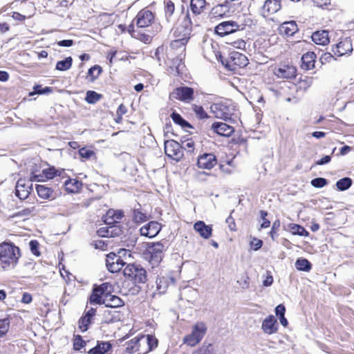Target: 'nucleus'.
<instances>
[{
    "label": "nucleus",
    "instance_id": "56",
    "mask_svg": "<svg viewBox=\"0 0 354 354\" xmlns=\"http://www.w3.org/2000/svg\"><path fill=\"white\" fill-rule=\"evenodd\" d=\"M42 173L48 179H52L57 175V171L54 167L45 169L42 171Z\"/></svg>",
    "mask_w": 354,
    "mask_h": 354
},
{
    "label": "nucleus",
    "instance_id": "11",
    "mask_svg": "<svg viewBox=\"0 0 354 354\" xmlns=\"http://www.w3.org/2000/svg\"><path fill=\"white\" fill-rule=\"evenodd\" d=\"M297 69L292 65H282L274 69V74L278 78L290 79L296 75Z\"/></svg>",
    "mask_w": 354,
    "mask_h": 354
},
{
    "label": "nucleus",
    "instance_id": "6",
    "mask_svg": "<svg viewBox=\"0 0 354 354\" xmlns=\"http://www.w3.org/2000/svg\"><path fill=\"white\" fill-rule=\"evenodd\" d=\"M224 65L230 71H235L236 66L243 68L248 65V59L247 57L239 52H232L230 55L229 60H226V63L222 61Z\"/></svg>",
    "mask_w": 354,
    "mask_h": 354
},
{
    "label": "nucleus",
    "instance_id": "24",
    "mask_svg": "<svg viewBox=\"0 0 354 354\" xmlns=\"http://www.w3.org/2000/svg\"><path fill=\"white\" fill-rule=\"evenodd\" d=\"M30 186H26L22 179H19L16 185L15 194L21 200L26 199L30 194Z\"/></svg>",
    "mask_w": 354,
    "mask_h": 354
},
{
    "label": "nucleus",
    "instance_id": "36",
    "mask_svg": "<svg viewBox=\"0 0 354 354\" xmlns=\"http://www.w3.org/2000/svg\"><path fill=\"white\" fill-rule=\"evenodd\" d=\"M353 181L348 177H344L336 183V186L338 190L339 191H345L351 187L352 185Z\"/></svg>",
    "mask_w": 354,
    "mask_h": 354
},
{
    "label": "nucleus",
    "instance_id": "10",
    "mask_svg": "<svg viewBox=\"0 0 354 354\" xmlns=\"http://www.w3.org/2000/svg\"><path fill=\"white\" fill-rule=\"evenodd\" d=\"M228 1L223 3L218 4L212 8L210 11L211 18L229 17L233 13Z\"/></svg>",
    "mask_w": 354,
    "mask_h": 354
},
{
    "label": "nucleus",
    "instance_id": "61",
    "mask_svg": "<svg viewBox=\"0 0 354 354\" xmlns=\"http://www.w3.org/2000/svg\"><path fill=\"white\" fill-rule=\"evenodd\" d=\"M252 24V20L248 16H243V20L239 23V25L243 26L241 30L245 28V26H251Z\"/></svg>",
    "mask_w": 354,
    "mask_h": 354
},
{
    "label": "nucleus",
    "instance_id": "50",
    "mask_svg": "<svg viewBox=\"0 0 354 354\" xmlns=\"http://www.w3.org/2000/svg\"><path fill=\"white\" fill-rule=\"evenodd\" d=\"M165 12L166 16H171L174 11V4L171 0H165Z\"/></svg>",
    "mask_w": 354,
    "mask_h": 354
},
{
    "label": "nucleus",
    "instance_id": "46",
    "mask_svg": "<svg viewBox=\"0 0 354 354\" xmlns=\"http://www.w3.org/2000/svg\"><path fill=\"white\" fill-rule=\"evenodd\" d=\"M37 212L35 207H27L17 212L15 216H28L35 214Z\"/></svg>",
    "mask_w": 354,
    "mask_h": 354
},
{
    "label": "nucleus",
    "instance_id": "4",
    "mask_svg": "<svg viewBox=\"0 0 354 354\" xmlns=\"http://www.w3.org/2000/svg\"><path fill=\"white\" fill-rule=\"evenodd\" d=\"M207 327L203 322H197L192 328L191 334L186 335L183 342L188 346H194L198 344L205 336Z\"/></svg>",
    "mask_w": 354,
    "mask_h": 354
},
{
    "label": "nucleus",
    "instance_id": "52",
    "mask_svg": "<svg viewBox=\"0 0 354 354\" xmlns=\"http://www.w3.org/2000/svg\"><path fill=\"white\" fill-rule=\"evenodd\" d=\"M86 342L84 340L82 339V337L80 335H76L75 337L74 343H73V348L75 350H80L84 346H85Z\"/></svg>",
    "mask_w": 354,
    "mask_h": 354
},
{
    "label": "nucleus",
    "instance_id": "34",
    "mask_svg": "<svg viewBox=\"0 0 354 354\" xmlns=\"http://www.w3.org/2000/svg\"><path fill=\"white\" fill-rule=\"evenodd\" d=\"M289 230L293 234H297L302 236H308L309 235V233L304 227L297 224H290Z\"/></svg>",
    "mask_w": 354,
    "mask_h": 354
},
{
    "label": "nucleus",
    "instance_id": "13",
    "mask_svg": "<svg viewBox=\"0 0 354 354\" xmlns=\"http://www.w3.org/2000/svg\"><path fill=\"white\" fill-rule=\"evenodd\" d=\"M161 230V225L157 221H150L142 226L140 230V234L149 238L155 237Z\"/></svg>",
    "mask_w": 354,
    "mask_h": 354
},
{
    "label": "nucleus",
    "instance_id": "33",
    "mask_svg": "<svg viewBox=\"0 0 354 354\" xmlns=\"http://www.w3.org/2000/svg\"><path fill=\"white\" fill-rule=\"evenodd\" d=\"M205 0H191V9L195 14H200L205 6Z\"/></svg>",
    "mask_w": 354,
    "mask_h": 354
},
{
    "label": "nucleus",
    "instance_id": "45",
    "mask_svg": "<svg viewBox=\"0 0 354 354\" xmlns=\"http://www.w3.org/2000/svg\"><path fill=\"white\" fill-rule=\"evenodd\" d=\"M10 328V319L4 318L0 319V337H3L8 331Z\"/></svg>",
    "mask_w": 354,
    "mask_h": 354
},
{
    "label": "nucleus",
    "instance_id": "3",
    "mask_svg": "<svg viewBox=\"0 0 354 354\" xmlns=\"http://www.w3.org/2000/svg\"><path fill=\"white\" fill-rule=\"evenodd\" d=\"M210 109L216 118L225 121L230 120L236 111L235 106L228 102L213 104L211 105Z\"/></svg>",
    "mask_w": 354,
    "mask_h": 354
},
{
    "label": "nucleus",
    "instance_id": "62",
    "mask_svg": "<svg viewBox=\"0 0 354 354\" xmlns=\"http://www.w3.org/2000/svg\"><path fill=\"white\" fill-rule=\"evenodd\" d=\"M330 160H331L330 156H325L324 158L316 161L315 165H326V164H328V162H330Z\"/></svg>",
    "mask_w": 354,
    "mask_h": 354
},
{
    "label": "nucleus",
    "instance_id": "7",
    "mask_svg": "<svg viewBox=\"0 0 354 354\" xmlns=\"http://www.w3.org/2000/svg\"><path fill=\"white\" fill-rule=\"evenodd\" d=\"M243 28V26L239 25V22L234 21H226L218 24L215 28V33L223 37L225 35L234 33L237 30H240Z\"/></svg>",
    "mask_w": 354,
    "mask_h": 354
},
{
    "label": "nucleus",
    "instance_id": "25",
    "mask_svg": "<svg viewBox=\"0 0 354 354\" xmlns=\"http://www.w3.org/2000/svg\"><path fill=\"white\" fill-rule=\"evenodd\" d=\"M103 304L106 307L115 308L124 306V303L119 297L110 295L104 297Z\"/></svg>",
    "mask_w": 354,
    "mask_h": 354
},
{
    "label": "nucleus",
    "instance_id": "9",
    "mask_svg": "<svg viewBox=\"0 0 354 354\" xmlns=\"http://www.w3.org/2000/svg\"><path fill=\"white\" fill-rule=\"evenodd\" d=\"M165 152L168 157L176 161L180 160L183 156L181 146L174 140L165 142Z\"/></svg>",
    "mask_w": 354,
    "mask_h": 354
},
{
    "label": "nucleus",
    "instance_id": "44",
    "mask_svg": "<svg viewBox=\"0 0 354 354\" xmlns=\"http://www.w3.org/2000/svg\"><path fill=\"white\" fill-rule=\"evenodd\" d=\"M97 289L100 292V294L104 295V297L107 295H111V292L112 291L113 287L110 283H103L100 286H95Z\"/></svg>",
    "mask_w": 354,
    "mask_h": 354
},
{
    "label": "nucleus",
    "instance_id": "37",
    "mask_svg": "<svg viewBox=\"0 0 354 354\" xmlns=\"http://www.w3.org/2000/svg\"><path fill=\"white\" fill-rule=\"evenodd\" d=\"M295 267L299 270L308 272L311 269V264L307 259L301 258L296 261Z\"/></svg>",
    "mask_w": 354,
    "mask_h": 354
},
{
    "label": "nucleus",
    "instance_id": "20",
    "mask_svg": "<svg viewBox=\"0 0 354 354\" xmlns=\"http://www.w3.org/2000/svg\"><path fill=\"white\" fill-rule=\"evenodd\" d=\"M194 229L205 239L212 236V228L210 225H206L203 221H199L194 223Z\"/></svg>",
    "mask_w": 354,
    "mask_h": 354
},
{
    "label": "nucleus",
    "instance_id": "12",
    "mask_svg": "<svg viewBox=\"0 0 354 354\" xmlns=\"http://www.w3.org/2000/svg\"><path fill=\"white\" fill-rule=\"evenodd\" d=\"M216 163V158L213 153H203L198 158L197 160L198 167L205 169H211Z\"/></svg>",
    "mask_w": 354,
    "mask_h": 354
},
{
    "label": "nucleus",
    "instance_id": "47",
    "mask_svg": "<svg viewBox=\"0 0 354 354\" xmlns=\"http://www.w3.org/2000/svg\"><path fill=\"white\" fill-rule=\"evenodd\" d=\"M328 184V180L324 178H316L311 180V185L314 187L322 188Z\"/></svg>",
    "mask_w": 354,
    "mask_h": 354
},
{
    "label": "nucleus",
    "instance_id": "23",
    "mask_svg": "<svg viewBox=\"0 0 354 354\" xmlns=\"http://www.w3.org/2000/svg\"><path fill=\"white\" fill-rule=\"evenodd\" d=\"M312 40L318 45L326 46L329 44L328 32L327 30H318L313 33Z\"/></svg>",
    "mask_w": 354,
    "mask_h": 354
},
{
    "label": "nucleus",
    "instance_id": "19",
    "mask_svg": "<svg viewBox=\"0 0 354 354\" xmlns=\"http://www.w3.org/2000/svg\"><path fill=\"white\" fill-rule=\"evenodd\" d=\"M280 34L285 36H292L298 31L297 25L295 21H290L283 22L279 28Z\"/></svg>",
    "mask_w": 354,
    "mask_h": 354
},
{
    "label": "nucleus",
    "instance_id": "41",
    "mask_svg": "<svg viewBox=\"0 0 354 354\" xmlns=\"http://www.w3.org/2000/svg\"><path fill=\"white\" fill-rule=\"evenodd\" d=\"M102 97V95L93 91H88L86 92V101L88 104H95L98 102Z\"/></svg>",
    "mask_w": 354,
    "mask_h": 354
},
{
    "label": "nucleus",
    "instance_id": "17",
    "mask_svg": "<svg viewBox=\"0 0 354 354\" xmlns=\"http://www.w3.org/2000/svg\"><path fill=\"white\" fill-rule=\"evenodd\" d=\"M261 328L266 334L271 335L277 331V322L273 315L266 317L262 323Z\"/></svg>",
    "mask_w": 354,
    "mask_h": 354
},
{
    "label": "nucleus",
    "instance_id": "40",
    "mask_svg": "<svg viewBox=\"0 0 354 354\" xmlns=\"http://www.w3.org/2000/svg\"><path fill=\"white\" fill-rule=\"evenodd\" d=\"M141 341L147 343L148 345V348L145 353L151 351L154 347H156L158 344V340L152 335H148L146 337H142Z\"/></svg>",
    "mask_w": 354,
    "mask_h": 354
},
{
    "label": "nucleus",
    "instance_id": "8",
    "mask_svg": "<svg viewBox=\"0 0 354 354\" xmlns=\"http://www.w3.org/2000/svg\"><path fill=\"white\" fill-rule=\"evenodd\" d=\"M194 89L187 86L177 87L170 93V98L189 103L194 99Z\"/></svg>",
    "mask_w": 354,
    "mask_h": 354
},
{
    "label": "nucleus",
    "instance_id": "58",
    "mask_svg": "<svg viewBox=\"0 0 354 354\" xmlns=\"http://www.w3.org/2000/svg\"><path fill=\"white\" fill-rule=\"evenodd\" d=\"M29 246H30V251L33 254H35L36 256H39L40 253L38 250L39 243L37 241H35V240L30 241L29 243Z\"/></svg>",
    "mask_w": 354,
    "mask_h": 354
},
{
    "label": "nucleus",
    "instance_id": "1",
    "mask_svg": "<svg viewBox=\"0 0 354 354\" xmlns=\"http://www.w3.org/2000/svg\"><path fill=\"white\" fill-rule=\"evenodd\" d=\"M20 257L19 248L12 243L0 244V266L3 270L15 267Z\"/></svg>",
    "mask_w": 354,
    "mask_h": 354
},
{
    "label": "nucleus",
    "instance_id": "64",
    "mask_svg": "<svg viewBox=\"0 0 354 354\" xmlns=\"http://www.w3.org/2000/svg\"><path fill=\"white\" fill-rule=\"evenodd\" d=\"M286 308L283 304H279L275 308V313L277 316H283L285 314Z\"/></svg>",
    "mask_w": 354,
    "mask_h": 354
},
{
    "label": "nucleus",
    "instance_id": "32",
    "mask_svg": "<svg viewBox=\"0 0 354 354\" xmlns=\"http://www.w3.org/2000/svg\"><path fill=\"white\" fill-rule=\"evenodd\" d=\"M73 63V59L71 57H68L64 60H61L57 62L55 68L58 71H65L68 70Z\"/></svg>",
    "mask_w": 354,
    "mask_h": 354
},
{
    "label": "nucleus",
    "instance_id": "2",
    "mask_svg": "<svg viewBox=\"0 0 354 354\" xmlns=\"http://www.w3.org/2000/svg\"><path fill=\"white\" fill-rule=\"evenodd\" d=\"M123 274L135 283H145L147 281V272L140 265L127 264Z\"/></svg>",
    "mask_w": 354,
    "mask_h": 354
},
{
    "label": "nucleus",
    "instance_id": "59",
    "mask_svg": "<svg viewBox=\"0 0 354 354\" xmlns=\"http://www.w3.org/2000/svg\"><path fill=\"white\" fill-rule=\"evenodd\" d=\"M263 241L257 238H253L252 241L250 242L251 247L254 249V250H258L262 247Z\"/></svg>",
    "mask_w": 354,
    "mask_h": 354
},
{
    "label": "nucleus",
    "instance_id": "43",
    "mask_svg": "<svg viewBox=\"0 0 354 354\" xmlns=\"http://www.w3.org/2000/svg\"><path fill=\"white\" fill-rule=\"evenodd\" d=\"M171 118L176 124H179L183 128L191 127V125L189 124V122L185 120L178 113H173L171 114Z\"/></svg>",
    "mask_w": 354,
    "mask_h": 354
},
{
    "label": "nucleus",
    "instance_id": "42",
    "mask_svg": "<svg viewBox=\"0 0 354 354\" xmlns=\"http://www.w3.org/2000/svg\"><path fill=\"white\" fill-rule=\"evenodd\" d=\"M102 68L98 65H95L88 69V75L90 77V81L94 82L100 75Z\"/></svg>",
    "mask_w": 354,
    "mask_h": 354
},
{
    "label": "nucleus",
    "instance_id": "57",
    "mask_svg": "<svg viewBox=\"0 0 354 354\" xmlns=\"http://www.w3.org/2000/svg\"><path fill=\"white\" fill-rule=\"evenodd\" d=\"M231 46H232L235 48L244 50L245 48L246 43L242 39H239L237 40L233 41L229 43Z\"/></svg>",
    "mask_w": 354,
    "mask_h": 354
},
{
    "label": "nucleus",
    "instance_id": "60",
    "mask_svg": "<svg viewBox=\"0 0 354 354\" xmlns=\"http://www.w3.org/2000/svg\"><path fill=\"white\" fill-rule=\"evenodd\" d=\"M280 227V221L279 220H276L273 223L272 226L271 231L270 232V236L272 237V240L274 239V236L277 234V232Z\"/></svg>",
    "mask_w": 354,
    "mask_h": 354
},
{
    "label": "nucleus",
    "instance_id": "27",
    "mask_svg": "<svg viewBox=\"0 0 354 354\" xmlns=\"http://www.w3.org/2000/svg\"><path fill=\"white\" fill-rule=\"evenodd\" d=\"M112 347L109 342H98L96 346L88 351V354H104L107 353Z\"/></svg>",
    "mask_w": 354,
    "mask_h": 354
},
{
    "label": "nucleus",
    "instance_id": "22",
    "mask_svg": "<svg viewBox=\"0 0 354 354\" xmlns=\"http://www.w3.org/2000/svg\"><path fill=\"white\" fill-rule=\"evenodd\" d=\"M316 55L313 52H308L301 57V68L304 70H310L314 68Z\"/></svg>",
    "mask_w": 354,
    "mask_h": 354
},
{
    "label": "nucleus",
    "instance_id": "21",
    "mask_svg": "<svg viewBox=\"0 0 354 354\" xmlns=\"http://www.w3.org/2000/svg\"><path fill=\"white\" fill-rule=\"evenodd\" d=\"M174 281V279L169 276L158 277L156 281V289L158 291V293H165L169 286L171 283H173Z\"/></svg>",
    "mask_w": 354,
    "mask_h": 354
},
{
    "label": "nucleus",
    "instance_id": "14",
    "mask_svg": "<svg viewBox=\"0 0 354 354\" xmlns=\"http://www.w3.org/2000/svg\"><path fill=\"white\" fill-rule=\"evenodd\" d=\"M353 50V46L351 40L350 38H345L340 41L335 47L333 48V53L335 55L341 57L346 53H351Z\"/></svg>",
    "mask_w": 354,
    "mask_h": 354
},
{
    "label": "nucleus",
    "instance_id": "54",
    "mask_svg": "<svg viewBox=\"0 0 354 354\" xmlns=\"http://www.w3.org/2000/svg\"><path fill=\"white\" fill-rule=\"evenodd\" d=\"M108 270L114 273L118 272L122 268V264L117 263V261H113L111 263H108V266H106Z\"/></svg>",
    "mask_w": 354,
    "mask_h": 354
},
{
    "label": "nucleus",
    "instance_id": "48",
    "mask_svg": "<svg viewBox=\"0 0 354 354\" xmlns=\"http://www.w3.org/2000/svg\"><path fill=\"white\" fill-rule=\"evenodd\" d=\"M113 227H102L97 230V234L100 236H113Z\"/></svg>",
    "mask_w": 354,
    "mask_h": 354
},
{
    "label": "nucleus",
    "instance_id": "28",
    "mask_svg": "<svg viewBox=\"0 0 354 354\" xmlns=\"http://www.w3.org/2000/svg\"><path fill=\"white\" fill-rule=\"evenodd\" d=\"M64 184L66 187V190L71 193L78 192L82 185V183L77 179L66 180Z\"/></svg>",
    "mask_w": 354,
    "mask_h": 354
},
{
    "label": "nucleus",
    "instance_id": "5",
    "mask_svg": "<svg viewBox=\"0 0 354 354\" xmlns=\"http://www.w3.org/2000/svg\"><path fill=\"white\" fill-rule=\"evenodd\" d=\"M149 261L152 266H158L164 257L165 245L161 242L151 243L147 247Z\"/></svg>",
    "mask_w": 354,
    "mask_h": 354
},
{
    "label": "nucleus",
    "instance_id": "55",
    "mask_svg": "<svg viewBox=\"0 0 354 354\" xmlns=\"http://www.w3.org/2000/svg\"><path fill=\"white\" fill-rule=\"evenodd\" d=\"M34 91L37 94H46L51 93L53 91V88L51 87L46 86L42 88L41 85H36L34 86Z\"/></svg>",
    "mask_w": 354,
    "mask_h": 354
},
{
    "label": "nucleus",
    "instance_id": "16",
    "mask_svg": "<svg viewBox=\"0 0 354 354\" xmlns=\"http://www.w3.org/2000/svg\"><path fill=\"white\" fill-rule=\"evenodd\" d=\"M281 9V3L279 0H266L262 7L263 15L268 17Z\"/></svg>",
    "mask_w": 354,
    "mask_h": 354
},
{
    "label": "nucleus",
    "instance_id": "51",
    "mask_svg": "<svg viewBox=\"0 0 354 354\" xmlns=\"http://www.w3.org/2000/svg\"><path fill=\"white\" fill-rule=\"evenodd\" d=\"M90 323L91 319L86 317V316H84L83 317L80 318L78 322V324L81 331L85 332L88 329V326Z\"/></svg>",
    "mask_w": 354,
    "mask_h": 354
},
{
    "label": "nucleus",
    "instance_id": "31",
    "mask_svg": "<svg viewBox=\"0 0 354 354\" xmlns=\"http://www.w3.org/2000/svg\"><path fill=\"white\" fill-rule=\"evenodd\" d=\"M36 190L38 196L44 199H48L53 197V191L51 188L43 185H37Z\"/></svg>",
    "mask_w": 354,
    "mask_h": 354
},
{
    "label": "nucleus",
    "instance_id": "35",
    "mask_svg": "<svg viewBox=\"0 0 354 354\" xmlns=\"http://www.w3.org/2000/svg\"><path fill=\"white\" fill-rule=\"evenodd\" d=\"M104 295L100 294V292L95 287L93 290L92 294L90 296V303L95 304H103Z\"/></svg>",
    "mask_w": 354,
    "mask_h": 354
},
{
    "label": "nucleus",
    "instance_id": "39",
    "mask_svg": "<svg viewBox=\"0 0 354 354\" xmlns=\"http://www.w3.org/2000/svg\"><path fill=\"white\" fill-rule=\"evenodd\" d=\"M141 339L138 337H134L127 343L126 351L127 353H133L135 351H138V346H140Z\"/></svg>",
    "mask_w": 354,
    "mask_h": 354
},
{
    "label": "nucleus",
    "instance_id": "49",
    "mask_svg": "<svg viewBox=\"0 0 354 354\" xmlns=\"http://www.w3.org/2000/svg\"><path fill=\"white\" fill-rule=\"evenodd\" d=\"M193 110L197 116L201 119H205L208 117L207 113L201 106L193 105Z\"/></svg>",
    "mask_w": 354,
    "mask_h": 354
},
{
    "label": "nucleus",
    "instance_id": "18",
    "mask_svg": "<svg viewBox=\"0 0 354 354\" xmlns=\"http://www.w3.org/2000/svg\"><path fill=\"white\" fill-rule=\"evenodd\" d=\"M212 129L218 135L229 137L234 132V128L223 122H214L212 125Z\"/></svg>",
    "mask_w": 354,
    "mask_h": 354
},
{
    "label": "nucleus",
    "instance_id": "53",
    "mask_svg": "<svg viewBox=\"0 0 354 354\" xmlns=\"http://www.w3.org/2000/svg\"><path fill=\"white\" fill-rule=\"evenodd\" d=\"M80 156L85 159H89L92 156L95 155L93 151L86 149V147H83L79 150Z\"/></svg>",
    "mask_w": 354,
    "mask_h": 354
},
{
    "label": "nucleus",
    "instance_id": "30",
    "mask_svg": "<svg viewBox=\"0 0 354 354\" xmlns=\"http://www.w3.org/2000/svg\"><path fill=\"white\" fill-rule=\"evenodd\" d=\"M149 218V216L144 212L140 207L133 209V220L134 222L140 223L147 221Z\"/></svg>",
    "mask_w": 354,
    "mask_h": 354
},
{
    "label": "nucleus",
    "instance_id": "38",
    "mask_svg": "<svg viewBox=\"0 0 354 354\" xmlns=\"http://www.w3.org/2000/svg\"><path fill=\"white\" fill-rule=\"evenodd\" d=\"M180 295L189 302L197 296V291L191 287H186L181 291Z\"/></svg>",
    "mask_w": 354,
    "mask_h": 354
},
{
    "label": "nucleus",
    "instance_id": "26",
    "mask_svg": "<svg viewBox=\"0 0 354 354\" xmlns=\"http://www.w3.org/2000/svg\"><path fill=\"white\" fill-rule=\"evenodd\" d=\"M123 216V212L121 210L109 209L106 213L104 221L107 225L119 223Z\"/></svg>",
    "mask_w": 354,
    "mask_h": 354
},
{
    "label": "nucleus",
    "instance_id": "15",
    "mask_svg": "<svg viewBox=\"0 0 354 354\" xmlns=\"http://www.w3.org/2000/svg\"><path fill=\"white\" fill-rule=\"evenodd\" d=\"M153 18V15L151 11L142 10L136 15L135 20L138 27L145 28L151 24Z\"/></svg>",
    "mask_w": 354,
    "mask_h": 354
},
{
    "label": "nucleus",
    "instance_id": "29",
    "mask_svg": "<svg viewBox=\"0 0 354 354\" xmlns=\"http://www.w3.org/2000/svg\"><path fill=\"white\" fill-rule=\"evenodd\" d=\"M188 30L185 29V32L182 37L176 38L171 42V48L173 49L185 48V44L187 43L189 37Z\"/></svg>",
    "mask_w": 354,
    "mask_h": 354
},
{
    "label": "nucleus",
    "instance_id": "63",
    "mask_svg": "<svg viewBox=\"0 0 354 354\" xmlns=\"http://www.w3.org/2000/svg\"><path fill=\"white\" fill-rule=\"evenodd\" d=\"M320 59L322 63L330 62L332 59H334V57L331 53H326L322 55Z\"/></svg>",
    "mask_w": 354,
    "mask_h": 354
}]
</instances>
